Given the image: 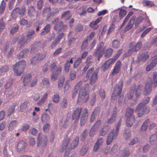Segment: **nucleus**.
Returning <instances> with one entry per match:
<instances>
[{
	"label": "nucleus",
	"mask_w": 157,
	"mask_h": 157,
	"mask_svg": "<svg viewBox=\"0 0 157 157\" xmlns=\"http://www.w3.org/2000/svg\"><path fill=\"white\" fill-rule=\"evenodd\" d=\"M25 61L22 60L16 63L13 66V69L16 75H20L22 73L25 67Z\"/></svg>",
	"instance_id": "f257e3e1"
},
{
	"label": "nucleus",
	"mask_w": 157,
	"mask_h": 157,
	"mask_svg": "<svg viewBox=\"0 0 157 157\" xmlns=\"http://www.w3.org/2000/svg\"><path fill=\"white\" fill-rule=\"evenodd\" d=\"M94 70V69L93 68L90 69L87 71L86 76V79L85 81L90 79V83L92 85L95 83L98 79V71H95L92 74Z\"/></svg>",
	"instance_id": "f03ea898"
},
{
	"label": "nucleus",
	"mask_w": 157,
	"mask_h": 157,
	"mask_svg": "<svg viewBox=\"0 0 157 157\" xmlns=\"http://www.w3.org/2000/svg\"><path fill=\"white\" fill-rule=\"evenodd\" d=\"M134 110L133 109H127L125 116L127 117L126 119V123L128 127L131 126L135 122L134 116L132 114Z\"/></svg>",
	"instance_id": "7ed1b4c3"
},
{
	"label": "nucleus",
	"mask_w": 157,
	"mask_h": 157,
	"mask_svg": "<svg viewBox=\"0 0 157 157\" xmlns=\"http://www.w3.org/2000/svg\"><path fill=\"white\" fill-rule=\"evenodd\" d=\"M26 7L24 6H22L21 8L16 7L11 13V16L13 19H16L19 15L20 17L24 16L26 12Z\"/></svg>",
	"instance_id": "20e7f679"
},
{
	"label": "nucleus",
	"mask_w": 157,
	"mask_h": 157,
	"mask_svg": "<svg viewBox=\"0 0 157 157\" xmlns=\"http://www.w3.org/2000/svg\"><path fill=\"white\" fill-rule=\"evenodd\" d=\"M104 43L102 42H100V44L95 49V51L93 53V55L96 57H98V60L99 61L104 54L105 51L103 47Z\"/></svg>",
	"instance_id": "39448f33"
},
{
	"label": "nucleus",
	"mask_w": 157,
	"mask_h": 157,
	"mask_svg": "<svg viewBox=\"0 0 157 157\" xmlns=\"http://www.w3.org/2000/svg\"><path fill=\"white\" fill-rule=\"evenodd\" d=\"M37 145L38 147H40L42 149L46 147L48 141L47 137L45 136H42V133H40L38 136Z\"/></svg>",
	"instance_id": "423d86ee"
},
{
	"label": "nucleus",
	"mask_w": 157,
	"mask_h": 157,
	"mask_svg": "<svg viewBox=\"0 0 157 157\" xmlns=\"http://www.w3.org/2000/svg\"><path fill=\"white\" fill-rule=\"evenodd\" d=\"M89 98V95L86 91L84 90H81L79 93L77 102H85L88 101Z\"/></svg>",
	"instance_id": "0eeeda50"
},
{
	"label": "nucleus",
	"mask_w": 157,
	"mask_h": 157,
	"mask_svg": "<svg viewBox=\"0 0 157 157\" xmlns=\"http://www.w3.org/2000/svg\"><path fill=\"white\" fill-rule=\"evenodd\" d=\"M123 82L122 80H120L118 84H116L114 87L113 94L119 95L122 90Z\"/></svg>",
	"instance_id": "6e6552de"
},
{
	"label": "nucleus",
	"mask_w": 157,
	"mask_h": 157,
	"mask_svg": "<svg viewBox=\"0 0 157 157\" xmlns=\"http://www.w3.org/2000/svg\"><path fill=\"white\" fill-rule=\"evenodd\" d=\"M46 54H37L36 56H35L31 61V63L33 65H35L36 61H41L45 58Z\"/></svg>",
	"instance_id": "1a4fd4ad"
},
{
	"label": "nucleus",
	"mask_w": 157,
	"mask_h": 157,
	"mask_svg": "<svg viewBox=\"0 0 157 157\" xmlns=\"http://www.w3.org/2000/svg\"><path fill=\"white\" fill-rule=\"evenodd\" d=\"M153 84L151 81H148L146 84L144 92V94L145 95H148L150 94L152 91V86Z\"/></svg>",
	"instance_id": "9d476101"
},
{
	"label": "nucleus",
	"mask_w": 157,
	"mask_h": 157,
	"mask_svg": "<svg viewBox=\"0 0 157 157\" xmlns=\"http://www.w3.org/2000/svg\"><path fill=\"white\" fill-rule=\"evenodd\" d=\"M82 111V109H76L73 113L72 119L73 120H75V122H78V121Z\"/></svg>",
	"instance_id": "9b49d317"
},
{
	"label": "nucleus",
	"mask_w": 157,
	"mask_h": 157,
	"mask_svg": "<svg viewBox=\"0 0 157 157\" xmlns=\"http://www.w3.org/2000/svg\"><path fill=\"white\" fill-rule=\"evenodd\" d=\"M88 119V110L87 109H84L80 119V125H84L85 124Z\"/></svg>",
	"instance_id": "f8f14e48"
},
{
	"label": "nucleus",
	"mask_w": 157,
	"mask_h": 157,
	"mask_svg": "<svg viewBox=\"0 0 157 157\" xmlns=\"http://www.w3.org/2000/svg\"><path fill=\"white\" fill-rule=\"evenodd\" d=\"M121 63L120 60H118L116 62L114 68L111 73L112 75H115L119 73L121 69Z\"/></svg>",
	"instance_id": "ddd939ff"
},
{
	"label": "nucleus",
	"mask_w": 157,
	"mask_h": 157,
	"mask_svg": "<svg viewBox=\"0 0 157 157\" xmlns=\"http://www.w3.org/2000/svg\"><path fill=\"white\" fill-rule=\"evenodd\" d=\"M27 146V144L25 141L23 140L20 141L17 144V150L19 151L24 152Z\"/></svg>",
	"instance_id": "4468645a"
},
{
	"label": "nucleus",
	"mask_w": 157,
	"mask_h": 157,
	"mask_svg": "<svg viewBox=\"0 0 157 157\" xmlns=\"http://www.w3.org/2000/svg\"><path fill=\"white\" fill-rule=\"evenodd\" d=\"M52 23L55 25L54 29L56 31H59L61 25L63 23V22L60 21L58 18H56L52 21Z\"/></svg>",
	"instance_id": "2eb2a0df"
},
{
	"label": "nucleus",
	"mask_w": 157,
	"mask_h": 157,
	"mask_svg": "<svg viewBox=\"0 0 157 157\" xmlns=\"http://www.w3.org/2000/svg\"><path fill=\"white\" fill-rule=\"evenodd\" d=\"M118 134H115L114 132V129H113L109 133L106 141V143L107 145L110 144L112 142L114 137H116Z\"/></svg>",
	"instance_id": "dca6fc26"
},
{
	"label": "nucleus",
	"mask_w": 157,
	"mask_h": 157,
	"mask_svg": "<svg viewBox=\"0 0 157 157\" xmlns=\"http://www.w3.org/2000/svg\"><path fill=\"white\" fill-rule=\"evenodd\" d=\"M135 44V42H131L129 44V47L131 48L129 49L127 52H125L123 55V56L124 57H127L131 55L132 53L136 51L135 50L134 48H133V46Z\"/></svg>",
	"instance_id": "f3484780"
},
{
	"label": "nucleus",
	"mask_w": 157,
	"mask_h": 157,
	"mask_svg": "<svg viewBox=\"0 0 157 157\" xmlns=\"http://www.w3.org/2000/svg\"><path fill=\"white\" fill-rule=\"evenodd\" d=\"M50 69L52 72H55L56 74H60L61 72V67H57L56 64L54 63L51 64Z\"/></svg>",
	"instance_id": "a211bd4d"
},
{
	"label": "nucleus",
	"mask_w": 157,
	"mask_h": 157,
	"mask_svg": "<svg viewBox=\"0 0 157 157\" xmlns=\"http://www.w3.org/2000/svg\"><path fill=\"white\" fill-rule=\"evenodd\" d=\"M115 61V59H113V58H111L107 60L102 65L101 68L104 71L107 70L109 67L110 64L114 63Z\"/></svg>",
	"instance_id": "6ab92c4d"
},
{
	"label": "nucleus",
	"mask_w": 157,
	"mask_h": 157,
	"mask_svg": "<svg viewBox=\"0 0 157 157\" xmlns=\"http://www.w3.org/2000/svg\"><path fill=\"white\" fill-rule=\"evenodd\" d=\"M41 43L40 41L35 42L31 46V53L37 51L41 47Z\"/></svg>",
	"instance_id": "aec40b11"
},
{
	"label": "nucleus",
	"mask_w": 157,
	"mask_h": 157,
	"mask_svg": "<svg viewBox=\"0 0 157 157\" xmlns=\"http://www.w3.org/2000/svg\"><path fill=\"white\" fill-rule=\"evenodd\" d=\"M22 78H23V85L25 86L28 85L29 82L30 81L31 78V75L30 73L23 75Z\"/></svg>",
	"instance_id": "412c9836"
},
{
	"label": "nucleus",
	"mask_w": 157,
	"mask_h": 157,
	"mask_svg": "<svg viewBox=\"0 0 157 157\" xmlns=\"http://www.w3.org/2000/svg\"><path fill=\"white\" fill-rule=\"evenodd\" d=\"M70 139L69 138L67 137L64 139L61 145L60 151L62 152L63 151L66 149L67 147L68 146L69 143L70 142Z\"/></svg>",
	"instance_id": "4be33fe9"
},
{
	"label": "nucleus",
	"mask_w": 157,
	"mask_h": 157,
	"mask_svg": "<svg viewBox=\"0 0 157 157\" xmlns=\"http://www.w3.org/2000/svg\"><path fill=\"white\" fill-rule=\"evenodd\" d=\"M71 16L70 11L68 10H66L62 13L61 18L67 21L69 20L71 18Z\"/></svg>",
	"instance_id": "5701e85b"
},
{
	"label": "nucleus",
	"mask_w": 157,
	"mask_h": 157,
	"mask_svg": "<svg viewBox=\"0 0 157 157\" xmlns=\"http://www.w3.org/2000/svg\"><path fill=\"white\" fill-rule=\"evenodd\" d=\"M148 109H136V112L137 113L138 117H140L145 113H147L149 112Z\"/></svg>",
	"instance_id": "b1692460"
},
{
	"label": "nucleus",
	"mask_w": 157,
	"mask_h": 157,
	"mask_svg": "<svg viewBox=\"0 0 157 157\" xmlns=\"http://www.w3.org/2000/svg\"><path fill=\"white\" fill-rule=\"evenodd\" d=\"M135 17H131L128 24L125 28L124 31L126 32L131 29L135 23Z\"/></svg>",
	"instance_id": "393cba45"
},
{
	"label": "nucleus",
	"mask_w": 157,
	"mask_h": 157,
	"mask_svg": "<svg viewBox=\"0 0 157 157\" xmlns=\"http://www.w3.org/2000/svg\"><path fill=\"white\" fill-rule=\"evenodd\" d=\"M150 98L146 97L137 106V108H144L145 105L149 101Z\"/></svg>",
	"instance_id": "a878e982"
},
{
	"label": "nucleus",
	"mask_w": 157,
	"mask_h": 157,
	"mask_svg": "<svg viewBox=\"0 0 157 157\" xmlns=\"http://www.w3.org/2000/svg\"><path fill=\"white\" fill-rule=\"evenodd\" d=\"M110 127L108 125H106L102 128L99 131L100 136H103L105 135L107 132L109 130Z\"/></svg>",
	"instance_id": "bb28decb"
},
{
	"label": "nucleus",
	"mask_w": 157,
	"mask_h": 157,
	"mask_svg": "<svg viewBox=\"0 0 157 157\" xmlns=\"http://www.w3.org/2000/svg\"><path fill=\"white\" fill-rule=\"evenodd\" d=\"M59 10L58 9L56 8H53L52 10V11H51V13L46 16L47 20H48L51 17L56 16L59 13Z\"/></svg>",
	"instance_id": "cd10ccee"
},
{
	"label": "nucleus",
	"mask_w": 157,
	"mask_h": 157,
	"mask_svg": "<svg viewBox=\"0 0 157 157\" xmlns=\"http://www.w3.org/2000/svg\"><path fill=\"white\" fill-rule=\"evenodd\" d=\"M40 86L43 87L48 88L49 87V82L48 79L47 78H44L40 83Z\"/></svg>",
	"instance_id": "c85d7f7f"
},
{
	"label": "nucleus",
	"mask_w": 157,
	"mask_h": 157,
	"mask_svg": "<svg viewBox=\"0 0 157 157\" xmlns=\"http://www.w3.org/2000/svg\"><path fill=\"white\" fill-rule=\"evenodd\" d=\"M149 56L147 52H143L141 53L138 59L144 62H145L148 59Z\"/></svg>",
	"instance_id": "c756f323"
},
{
	"label": "nucleus",
	"mask_w": 157,
	"mask_h": 157,
	"mask_svg": "<svg viewBox=\"0 0 157 157\" xmlns=\"http://www.w3.org/2000/svg\"><path fill=\"white\" fill-rule=\"evenodd\" d=\"M28 16L30 17H33L36 12L35 9L32 5L28 7Z\"/></svg>",
	"instance_id": "7c9ffc66"
},
{
	"label": "nucleus",
	"mask_w": 157,
	"mask_h": 157,
	"mask_svg": "<svg viewBox=\"0 0 157 157\" xmlns=\"http://www.w3.org/2000/svg\"><path fill=\"white\" fill-rule=\"evenodd\" d=\"M51 25L50 24H48L43 28L44 30L40 34L41 36H44L46 33H49L50 30Z\"/></svg>",
	"instance_id": "2f4dec72"
},
{
	"label": "nucleus",
	"mask_w": 157,
	"mask_h": 157,
	"mask_svg": "<svg viewBox=\"0 0 157 157\" xmlns=\"http://www.w3.org/2000/svg\"><path fill=\"white\" fill-rule=\"evenodd\" d=\"M79 142V137H76L71 144L70 148V149H74L76 147L78 144Z\"/></svg>",
	"instance_id": "473e14b6"
},
{
	"label": "nucleus",
	"mask_w": 157,
	"mask_h": 157,
	"mask_svg": "<svg viewBox=\"0 0 157 157\" xmlns=\"http://www.w3.org/2000/svg\"><path fill=\"white\" fill-rule=\"evenodd\" d=\"M35 31L33 29L29 30L27 33L26 34V36L28 39L30 40L32 39L34 37V35L35 34Z\"/></svg>",
	"instance_id": "72a5a7b5"
},
{
	"label": "nucleus",
	"mask_w": 157,
	"mask_h": 157,
	"mask_svg": "<svg viewBox=\"0 0 157 157\" xmlns=\"http://www.w3.org/2000/svg\"><path fill=\"white\" fill-rule=\"evenodd\" d=\"M50 119V117L48 115L45 113L42 115L41 117L42 122L43 123H45L48 121Z\"/></svg>",
	"instance_id": "f704fd0d"
},
{
	"label": "nucleus",
	"mask_w": 157,
	"mask_h": 157,
	"mask_svg": "<svg viewBox=\"0 0 157 157\" xmlns=\"http://www.w3.org/2000/svg\"><path fill=\"white\" fill-rule=\"evenodd\" d=\"M116 112L114 111L112 117L109 119L107 121L108 124H111L115 120L116 118Z\"/></svg>",
	"instance_id": "c9c22d12"
},
{
	"label": "nucleus",
	"mask_w": 157,
	"mask_h": 157,
	"mask_svg": "<svg viewBox=\"0 0 157 157\" xmlns=\"http://www.w3.org/2000/svg\"><path fill=\"white\" fill-rule=\"evenodd\" d=\"M101 120H99L98 121L91 129L90 133L92 131H93L94 129H96L98 130V128L99 127L100 125L101 124Z\"/></svg>",
	"instance_id": "e433bc0d"
},
{
	"label": "nucleus",
	"mask_w": 157,
	"mask_h": 157,
	"mask_svg": "<svg viewBox=\"0 0 157 157\" xmlns=\"http://www.w3.org/2000/svg\"><path fill=\"white\" fill-rule=\"evenodd\" d=\"M149 122V120L147 119L145 121L142 125L141 130L142 131H145L148 127L147 124Z\"/></svg>",
	"instance_id": "4c0bfd02"
},
{
	"label": "nucleus",
	"mask_w": 157,
	"mask_h": 157,
	"mask_svg": "<svg viewBox=\"0 0 157 157\" xmlns=\"http://www.w3.org/2000/svg\"><path fill=\"white\" fill-rule=\"evenodd\" d=\"M127 13V11L124 9H121L120 10L119 14L120 20L122 19L125 16Z\"/></svg>",
	"instance_id": "58836bf2"
},
{
	"label": "nucleus",
	"mask_w": 157,
	"mask_h": 157,
	"mask_svg": "<svg viewBox=\"0 0 157 157\" xmlns=\"http://www.w3.org/2000/svg\"><path fill=\"white\" fill-rule=\"evenodd\" d=\"M5 9V3L4 1L3 0L0 5V15H2Z\"/></svg>",
	"instance_id": "ea45409f"
},
{
	"label": "nucleus",
	"mask_w": 157,
	"mask_h": 157,
	"mask_svg": "<svg viewBox=\"0 0 157 157\" xmlns=\"http://www.w3.org/2000/svg\"><path fill=\"white\" fill-rule=\"evenodd\" d=\"M142 43L141 41H140L137 43L135 45L133 46V48L136 51H139L142 47Z\"/></svg>",
	"instance_id": "a19ab883"
},
{
	"label": "nucleus",
	"mask_w": 157,
	"mask_h": 157,
	"mask_svg": "<svg viewBox=\"0 0 157 157\" xmlns=\"http://www.w3.org/2000/svg\"><path fill=\"white\" fill-rule=\"evenodd\" d=\"M143 4L144 5L146 6H154V4L152 1L148 0H143Z\"/></svg>",
	"instance_id": "79ce46f5"
},
{
	"label": "nucleus",
	"mask_w": 157,
	"mask_h": 157,
	"mask_svg": "<svg viewBox=\"0 0 157 157\" xmlns=\"http://www.w3.org/2000/svg\"><path fill=\"white\" fill-rule=\"evenodd\" d=\"M153 74V82H152L153 83V86L155 87L157 86V72H155Z\"/></svg>",
	"instance_id": "37998d69"
},
{
	"label": "nucleus",
	"mask_w": 157,
	"mask_h": 157,
	"mask_svg": "<svg viewBox=\"0 0 157 157\" xmlns=\"http://www.w3.org/2000/svg\"><path fill=\"white\" fill-rule=\"evenodd\" d=\"M120 41L117 40H114L112 41V46L114 48H117L120 46Z\"/></svg>",
	"instance_id": "c03bdc74"
},
{
	"label": "nucleus",
	"mask_w": 157,
	"mask_h": 157,
	"mask_svg": "<svg viewBox=\"0 0 157 157\" xmlns=\"http://www.w3.org/2000/svg\"><path fill=\"white\" fill-rule=\"evenodd\" d=\"M64 78L62 77L59 78V81L58 82V87L59 89L62 88L64 82Z\"/></svg>",
	"instance_id": "a18cd8bd"
},
{
	"label": "nucleus",
	"mask_w": 157,
	"mask_h": 157,
	"mask_svg": "<svg viewBox=\"0 0 157 157\" xmlns=\"http://www.w3.org/2000/svg\"><path fill=\"white\" fill-rule=\"evenodd\" d=\"M156 66L152 61H151L146 67V70L147 71H149L152 69Z\"/></svg>",
	"instance_id": "49530a36"
},
{
	"label": "nucleus",
	"mask_w": 157,
	"mask_h": 157,
	"mask_svg": "<svg viewBox=\"0 0 157 157\" xmlns=\"http://www.w3.org/2000/svg\"><path fill=\"white\" fill-rule=\"evenodd\" d=\"M113 51V49L111 48L107 49L105 55V56L108 57H110L112 55Z\"/></svg>",
	"instance_id": "de8ad7c7"
},
{
	"label": "nucleus",
	"mask_w": 157,
	"mask_h": 157,
	"mask_svg": "<svg viewBox=\"0 0 157 157\" xmlns=\"http://www.w3.org/2000/svg\"><path fill=\"white\" fill-rule=\"evenodd\" d=\"M98 94L102 99H103L105 98V93L103 89H100L99 90Z\"/></svg>",
	"instance_id": "09e8293b"
},
{
	"label": "nucleus",
	"mask_w": 157,
	"mask_h": 157,
	"mask_svg": "<svg viewBox=\"0 0 157 157\" xmlns=\"http://www.w3.org/2000/svg\"><path fill=\"white\" fill-rule=\"evenodd\" d=\"M51 9L50 7H46L44 8L43 14L44 15L47 14V15L51 13Z\"/></svg>",
	"instance_id": "8fccbe9b"
},
{
	"label": "nucleus",
	"mask_w": 157,
	"mask_h": 157,
	"mask_svg": "<svg viewBox=\"0 0 157 157\" xmlns=\"http://www.w3.org/2000/svg\"><path fill=\"white\" fill-rule=\"evenodd\" d=\"M82 60L79 57L78 58L74 63V68H76L78 65L81 63Z\"/></svg>",
	"instance_id": "3c124183"
},
{
	"label": "nucleus",
	"mask_w": 157,
	"mask_h": 157,
	"mask_svg": "<svg viewBox=\"0 0 157 157\" xmlns=\"http://www.w3.org/2000/svg\"><path fill=\"white\" fill-rule=\"evenodd\" d=\"M123 135L125 139H128L131 136V131L129 130H126L124 133Z\"/></svg>",
	"instance_id": "603ef678"
},
{
	"label": "nucleus",
	"mask_w": 157,
	"mask_h": 157,
	"mask_svg": "<svg viewBox=\"0 0 157 157\" xmlns=\"http://www.w3.org/2000/svg\"><path fill=\"white\" fill-rule=\"evenodd\" d=\"M88 150L87 147L85 146L82 147L80 151V154L81 155H84L87 152Z\"/></svg>",
	"instance_id": "864d4df0"
},
{
	"label": "nucleus",
	"mask_w": 157,
	"mask_h": 157,
	"mask_svg": "<svg viewBox=\"0 0 157 157\" xmlns=\"http://www.w3.org/2000/svg\"><path fill=\"white\" fill-rule=\"evenodd\" d=\"M121 154L123 157H127L129 156L130 153L128 151L124 150L121 151Z\"/></svg>",
	"instance_id": "5fc2aeb1"
},
{
	"label": "nucleus",
	"mask_w": 157,
	"mask_h": 157,
	"mask_svg": "<svg viewBox=\"0 0 157 157\" xmlns=\"http://www.w3.org/2000/svg\"><path fill=\"white\" fill-rule=\"evenodd\" d=\"M9 67L7 66H4L0 68V73H2L7 72L9 70Z\"/></svg>",
	"instance_id": "6e6d98bb"
},
{
	"label": "nucleus",
	"mask_w": 157,
	"mask_h": 157,
	"mask_svg": "<svg viewBox=\"0 0 157 157\" xmlns=\"http://www.w3.org/2000/svg\"><path fill=\"white\" fill-rule=\"evenodd\" d=\"M3 20V18L2 17L0 19V33L4 29L5 27V24Z\"/></svg>",
	"instance_id": "4d7b16f0"
},
{
	"label": "nucleus",
	"mask_w": 157,
	"mask_h": 157,
	"mask_svg": "<svg viewBox=\"0 0 157 157\" xmlns=\"http://www.w3.org/2000/svg\"><path fill=\"white\" fill-rule=\"evenodd\" d=\"M144 18L142 16H140L136 19L135 23V25L136 26L138 25L142 21L144 20Z\"/></svg>",
	"instance_id": "13d9d810"
},
{
	"label": "nucleus",
	"mask_w": 157,
	"mask_h": 157,
	"mask_svg": "<svg viewBox=\"0 0 157 157\" xmlns=\"http://www.w3.org/2000/svg\"><path fill=\"white\" fill-rule=\"evenodd\" d=\"M50 127V125L48 123H47L44 125L43 127L44 131L45 132H48L49 131Z\"/></svg>",
	"instance_id": "bf43d9fd"
},
{
	"label": "nucleus",
	"mask_w": 157,
	"mask_h": 157,
	"mask_svg": "<svg viewBox=\"0 0 157 157\" xmlns=\"http://www.w3.org/2000/svg\"><path fill=\"white\" fill-rule=\"evenodd\" d=\"M19 26L17 25H15L10 30V33L12 34H14L18 30Z\"/></svg>",
	"instance_id": "052dcab7"
},
{
	"label": "nucleus",
	"mask_w": 157,
	"mask_h": 157,
	"mask_svg": "<svg viewBox=\"0 0 157 157\" xmlns=\"http://www.w3.org/2000/svg\"><path fill=\"white\" fill-rule=\"evenodd\" d=\"M76 76V72L74 71H71L70 73V78L71 80H73Z\"/></svg>",
	"instance_id": "680f3d73"
},
{
	"label": "nucleus",
	"mask_w": 157,
	"mask_h": 157,
	"mask_svg": "<svg viewBox=\"0 0 157 157\" xmlns=\"http://www.w3.org/2000/svg\"><path fill=\"white\" fill-rule=\"evenodd\" d=\"M20 40L22 43H25L29 41V40L27 38H25L24 35H21L20 38Z\"/></svg>",
	"instance_id": "e2e57ef3"
},
{
	"label": "nucleus",
	"mask_w": 157,
	"mask_h": 157,
	"mask_svg": "<svg viewBox=\"0 0 157 157\" xmlns=\"http://www.w3.org/2000/svg\"><path fill=\"white\" fill-rule=\"evenodd\" d=\"M17 123V121L16 120H14L12 121L9 124L8 128H9L12 129L13 127L15 126Z\"/></svg>",
	"instance_id": "0e129e2a"
},
{
	"label": "nucleus",
	"mask_w": 157,
	"mask_h": 157,
	"mask_svg": "<svg viewBox=\"0 0 157 157\" xmlns=\"http://www.w3.org/2000/svg\"><path fill=\"white\" fill-rule=\"evenodd\" d=\"M70 65L69 63V62L68 61H67L65 65L64 66V70L65 71L67 72H68L70 69Z\"/></svg>",
	"instance_id": "69168bd1"
},
{
	"label": "nucleus",
	"mask_w": 157,
	"mask_h": 157,
	"mask_svg": "<svg viewBox=\"0 0 157 157\" xmlns=\"http://www.w3.org/2000/svg\"><path fill=\"white\" fill-rule=\"evenodd\" d=\"M59 97L58 94H55L53 96L52 99L54 102L57 103L59 101Z\"/></svg>",
	"instance_id": "338daca9"
},
{
	"label": "nucleus",
	"mask_w": 157,
	"mask_h": 157,
	"mask_svg": "<svg viewBox=\"0 0 157 157\" xmlns=\"http://www.w3.org/2000/svg\"><path fill=\"white\" fill-rule=\"evenodd\" d=\"M151 27L148 28L146 29L142 33L141 35V37L143 38L145 36V35L148 33L151 29Z\"/></svg>",
	"instance_id": "774afa93"
}]
</instances>
